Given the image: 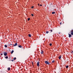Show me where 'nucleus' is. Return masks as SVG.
I'll use <instances>...</instances> for the list:
<instances>
[{
    "mask_svg": "<svg viewBox=\"0 0 73 73\" xmlns=\"http://www.w3.org/2000/svg\"><path fill=\"white\" fill-rule=\"evenodd\" d=\"M45 64H48V65H49L50 64V63H49V62H48V61H45Z\"/></svg>",
    "mask_w": 73,
    "mask_h": 73,
    "instance_id": "1",
    "label": "nucleus"
},
{
    "mask_svg": "<svg viewBox=\"0 0 73 73\" xmlns=\"http://www.w3.org/2000/svg\"><path fill=\"white\" fill-rule=\"evenodd\" d=\"M13 45L14 46H17V42H16L15 44Z\"/></svg>",
    "mask_w": 73,
    "mask_h": 73,
    "instance_id": "2",
    "label": "nucleus"
},
{
    "mask_svg": "<svg viewBox=\"0 0 73 73\" xmlns=\"http://www.w3.org/2000/svg\"><path fill=\"white\" fill-rule=\"evenodd\" d=\"M39 63H40V62H38L37 63V65L38 66H39Z\"/></svg>",
    "mask_w": 73,
    "mask_h": 73,
    "instance_id": "3",
    "label": "nucleus"
},
{
    "mask_svg": "<svg viewBox=\"0 0 73 73\" xmlns=\"http://www.w3.org/2000/svg\"><path fill=\"white\" fill-rule=\"evenodd\" d=\"M71 35H73V30H72L71 31Z\"/></svg>",
    "mask_w": 73,
    "mask_h": 73,
    "instance_id": "4",
    "label": "nucleus"
},
{
    "mask_svg": "<svg viewBox=\"0 0 73 73\" xmlns=\"http://www.w3.org/2000/svg\"><path fill=\"white\" fill-rule=\"evenodd\" d=\"M4 56H7V52H4Z\"/></svg>",
    "mask_w": 73,
    "mask_h": 73,
    "instance_id": "5",
    "label": "nucleus"
},
{
    "mask_svg": "<svg viewBox=\"0 0 73 73\" xmlns=\"http://www.w3.org/2000/svg\"><path fill=\"white\" fill-rule=\"evenodd\" d=\"M7 70H11V68L8 67L7 68Z\"/></svg>",
    "mask_w": 73,
    "mask_h": 73,
    "instance_id": "6",
    "label": "nucleus"
},
{
    "mask_svg": "<svg viewBox=\"0 0 73 73\" xmlns=\"http://www.w3.org/2000/svg\"><path fill=\"white\" fill-rule=\"evenodd\" d=\"M44 52V51H43V50H41V54H43V53Z\"/></svg>",
    "mask_w": 73,
    "mask_h": 73,
    "instance_id": "7",
    "label": "nucleus"
},
{
    "mask_svg": "<svg viewBox=\"0 0 73 73\" xmlns=\"http://www.w3.org/2000/svg\"><path fill=\"white\" fill-rule=\"evenodd\" d=\"M18 47L19 48H22V46L21 45H19V46Z\"/></svg>",
    "mask_w": 73,
    "mask_h": 73,
    "instance_id": "8",
    "label": "nucleus"
},
{
    "mask_svg": "<svg viewBox=\"0 0 73 73\" xmlns=\"http://www.w3.org/2000/svg\"><path fill=\"white\" fill-rule=\"evenodd\" d=\"M68 35H69V37H71V35L70 34H68Z\"/></svg>",
    "mask_w": 73,
    "mask_h": 73,
    "instance_id": "9",
    "label": "nucleus"
},
{
    "mask_svg": "<svg viewBox=\"0 0 73 73\" xmlns=\"http://www.w3.org/2000/svg\"><path fill=\"white\" fill-rule=\"evenodd\" d=\"M13 52H14V51H13V50L11 52V54H12V53H13Z\"/></svg>",
    "mask_w": 73,
    "mask_h": 73,
    "instance_id": "10",
    "label": "nucleus"
},
{
    "mask_svg": "<svg viewBox=\"0 0 73 73\" xmlns=\"http://www.w3.org/2000/svg\"><path fill=\"white\" fill-rule=\"evenodd\" d=\"M66 68H69V66H66Z\"/></svg>",
    "mask_w": 73,
    "mask_h": 73,
    "instance_id": "11",
    "label": "nucleus"
},
{
    "mask_svg": "<svg viewBox=\"0 0 73 73\" xmlns=\"http://www.w3.org/2000/svg\"><path fill=\"white\" fill-rule=\"evenodd\" d=\"M29 37H31V35L30 34H29Z\"/></svg>",
    "mask_w": 73,
    "mask_h": 73,
    "instance_id": "12",
    "label": "nucleus"
},
{
    "mask_svg": "<svg viewBox=\"0 0 73 73\" xmlns=\"http://www.w3.org/2000/svg\"><path fill=\"white\" fill-rule=\"evenodd\" d=\"M61 56H59V60H60L61 59Z\"/></svg>",
    "mask_w": 73,
    "mask_h": 73,
    "instance_id": "13",
    "label": "nucleus"
},
{
    "mask_svg": "<svg viewBox=\"0 0 73 73\" xmlns=\"http://www.w3.org/2000/svg\"><path fill=\"white\" fill-rule=\"evenodd\" d=\"M5 48H7V45L6 44L5 45Z\"/></svg>",
    "mask_w": 73,
    "mask_h": 73,
    "instance_id": "14",
    "label": "nucleus"
},
{
    "mask_svg": "<svg viewBox=\"0 0 73 73\" xmlns=\"http://www.w3.org/2000/svg\"><path fill=\"white\" fill-rule=\"evenodd\" d=\"M13 60H16V58L15 57L13 58Z\"/></svg>",
    "mask_w": 73,
    "mask_h": 73,
    "instance_id": "15",
    "label": "nucleus"
},
{
    "mask_svg": "<svg viewBox=\"0 0 73 73\" xmlns=\"http://www.w3.org/2000/svg\"><path fill=\"white\" fill-rule=\"evenodd\" d=\"M54 62H55V61L53 60L52 61V63H54Z\"/></svg>",
    "mask_w": 73,
    "mask_h": 73,
    "instance_id": "16",
    "label": "nucleus"
},
{
    "mask_svg": "<svg viewBox=\"0 0 73 73\" xmlns=\"http://www.w3.org/2000/svg\"><path fill=\"white\" fill-rule=\"evenodd\" d=\"M8 58V57L7 56L5 57V58H6V59H7V58Z\"/></svg>",
    "mask_w": 73,
    "mask_h": 73,
    "instance_id": "17",
    "label": "nucleus"
},
{
    "mask_svg": "<svg viewBox=\"0 0 73 73\" xmlns=\"http://www.w3.org/2000/svg\"><path fill=\"white\" fill-rule=\"evenodd\" d=\"M55 12H52V14H54V13H55Z\"/></svg>",
    "mask_w": 73,
    "mask_h": 73,
    "instance_id": "18",
    "label": "nucleus"
},
{
    "mask_svg": "<svg viewBox=\"0 0 73 73\" xmlns=\"http://www.w3.org/2000/svg\"><path fill=\"white\" fill-rule=\"evenodd\" d=\"M48 33H49V31H46V33L48 34Z\"/></svg>",
    "mask_w": 73,
    "mask_h": 73,
    "instance_id": "19",
    "label": "nucleus"
},
{
    "mask_svg": "<svg viewBox=\"0 0 73 73\" xmlns=\"http://www.w3.org/2000/svg\"><path fill=\"white\" fill-rule=\"evenodd\" d=\"M30 20V18H29L28 19V21H29V20Z\"/></svg>",
    "mask_w": 73,
    "mask_h": 73,
    "instance_id": "20",
    "label": "nucleus"
},
{
    "mask_svg": "<svg viewBox=\"0 0 73 73\" xmlns=\"http://www.w3.org/2000/svg\"><path fill=\"white\" fill-rule=\"evenodd\" d=\"M50 46H52V43L50 44Z\"/></svg>",
    "mask_w": 73,
    "mask_h": 73,
    "instance_id": "21",
    "label": "nucleus"
},
{
    "mask_svg": "<svg viewBox=\"0 0 73 73\" xmlns=\"http://www.w3.org/2000/svg\"><path fill=\"white\" fill-rule=\"evenodd\" d=\"M31 15L32 16H34V15L33 14H32Z\"/></svg>",
    "mask_w": 73,
    "mask_h": 73,
    "instance_id": "22",
    "label": "nucleus"
},
{
    "mask_svg": "<svg viewBox=\"0 0 73 73\" xmlns=\"http://www.w3.org/2000/svg\"><path fill=\"white\" fill-rule=\"evenodd\" d=\"M31 8H34V6H32V7H31Z\"/></svg>",
    "mask_w": 73,
    "mask_h": 73,
    "instance_id": "23",
    "label": "nucleus"
},
{
    "mask_svg": "<svg viewBox=\"0 0 73 73\" xmlns=\"http://www.w3.org/2000/svg\"><path fill=\"white\" fill-rule=\"evenodd\" d=\"M32 64L33 65V62H32Z\"/></svg>",
    "mask_w": 73,
    "mask_h": 73,
    "instance_id": "24",
    "label": "nucleus"
},
{
    "mask_svg": "<svg viewBox=\"0 0 73 73\" xmlns=\"http://www.w3.org/2000/svg\"><path fill=\"white\" fill-rule=\"evenodd\" d=\"M50 31L51 32H52V31H53L52 30H50Z\"/></svg>",
    "mask_w": 73,
    "mask_h": 73,
    "instance_id": "25",
    "label": "nucleus"
},
{
    "mask_svg": "<svg viewBox=\"0 0 73 73\" xmlns=\"http://www.w3.org/2000/svg\"><path fill=\"white\" fill-rule=\"evenodd\" d=\"M3 53H1V56H2L3 55Z\"/></svg>",
    "mask_w": 73,
    "mask_h": 73,
    "instance_id": "26",
    "label": "nucleus"
},
{
    "mask_svg": "<svg viewBox=\"0 0 73 73\" xmlns=\"http://www.w3.org/2000/svg\"><path fill=\"white\" fill-rule=\"evenodd\" d=\"M11 61H12L13 62L14 61L13 60H11Z\"/></svg>",
    "mask_w": 73,
    "mask_h": 73,
    "instance_id": "27",
    "label": "nucleus"
},
{
    "mask_svg": "<svg viewBox=\"0 0 73 73\" xmlns=\"http://www.w3.org/2000/svg\"><path fill=\"white\" fill-rule=\"evenodd\" d=\"M60 25H61L62 24L61 23H60Z\"/></svg>",
    "mask_w": 73,
    "mask_h": 73,
    "instance_id": "28",
    "label": "nucleus"
},
{
    "mask_svg": "<svg viewBox=\"0 0 73 73\" xmlns=\"http://www.w3.org/2000/svg\"><path fill=\"white\" fill-rule=\"evenodd\" d=\"M12 45V44H10L9 45Z\"/></svg>",
    "mask_w": 73,
    "mask_h": 73,
    "instance_id": "29",
    "label": "nucleus"
},
{
    "mask_svg": "<svg viewBox=\"0 0 73 73\" xmlns=\"http://www.w3.org/2000/svg\"><path fill=\"white\" fill-rule=\"evenodd\" d=\"M40 6L41 7V6H42V5H40Z\"/></svg>",
    "mask_w": 73,
    "mask_h": 73,
    "instance_id": "30",
    "label": "nucleus"
},
{
    "mask_svg": "<svg viewBox=\"0 0 73 73\" xmlns=\"http://www.w3.org/2000/svg\"><path fill=\"white\" fill-rule=\"evenodd\" d=\"M40 5V4H38V5Z\"/></svg>",
    "mask_w": 73,
    "mask_h": 73,
    "instance_id": "31",
    "label": "nucleus"
},
{
    "mask_svg": "<svg viewBox=\"0 0 73 73\" xmlns=\"http://www.w3.org/2000/svg\"><path fill=\"white\" fill-rule=\"evenodd\" d=\"M72 53H73V51H72Z\"/></svg>",
    "mask_w": 73,
    "mask_h": 73,
    "instance_id": "32",
    "label": "nucleus"
},
{
    "mask_svg": "<svg viewBox=\"0 0 73 73\" xmlns=\"http://www.w3.org/2000/svg\"><path fill=\"white\" fill-rule=\"evenodd\" d=\"M59 34H60V33H59Z\"/></svg>",
    "mask_w": 73,
    "mask_h": 73,
    "instance_id": "33",
    "label": "nucleus"
}]
</instances>
